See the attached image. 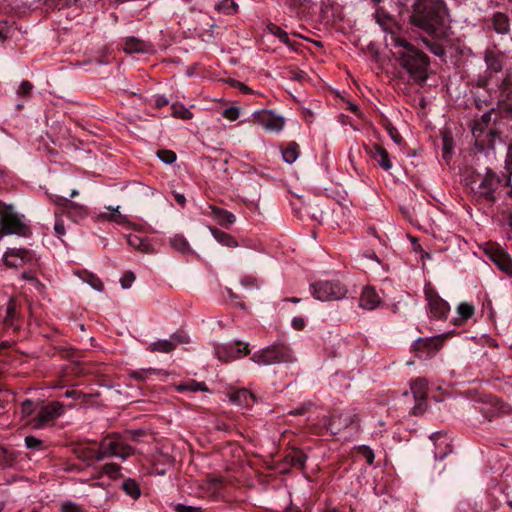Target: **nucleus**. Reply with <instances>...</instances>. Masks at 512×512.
I'll return each instance as SVG.
<instances>
[{
  "instance_id": "obj_35",
  "label": "nucleus",
  "mask_w": 512,
  "mask_h": 512,
  "mask_svg": "<svg viewBox=\"0 0 512 512\" xmlns=\"http://www.w3.org/2000/svg\"><path fill=\"white\" fill-rule=\"evenodd\" d=\"M17 308H18V306H17L15 299L11 298L6 307V315L4 318L5 325H9V326L14 325L15 320H17L19 317Z\"/></svg>"
},
{
  "instance_id": "obj_3",
  "label": "nucleus",
  "mask_w": 512,
  "mask_h": 512,
  "mask_svg": "<svg viewBox=\"0 0 512 512\" xmlns=\"http://www.w3.org/2000/svg\"><path fill=\"white\" fill-rule=\"evenodd\" d=\"M466 185L477 201H496V192L501 185V179L492 169H487L484 175L472 173L466 178Z\"/></svg>"
},
{
  "instance_id": "obj_34",
  "label": "nucleus",
  "mask_w": 512,
  "mask_h": 512,
  "mask_svg": "<svg viewBox=\"0 0 512 512\" xmlns=\"http://www.w3.org/2000/svg\"><path fill=\"white\" fill-rule=\"evenodd\" d=\"M457 313H458L460 319H456L454 321V324L461 325L464 321L468 320L469 318H471L473 316L474 306L467 302H463V303L459 304V306L457 307Z\"/></svg>"
},
{
  "instance_id": "obj_31",
  "label": "nucleus",
  "mask_w": 512,
  "mask_h": 512,
  "mask_svg": "<svg viewBox=\"0 0 512 512\" xmlns=\"http://www.w3.org/2000/svg\"><path fill=\"white\" fill-rule=\"evenodd\" d=\"M108 210H110V212H105V213H100L98 218L100 220H108V221H113V222H116L118 224H126L128 223V220L126 218V216L122 215L119 211V206L115 207V208H112V207H108Z\"/></svg>"
},
{
  "instance_id": "obj_48",
  "label": "nucleus",
  "mask_w": 512,
  "mask_h": 512,
  "mask_svg": "<svg viewBox=\"0 0 512 512\" xmlns=\"http://www.w3.org/2000/svg\"><path fill=\"white\" fill-rule=\"evenodd\" d=\"M358 452L365 458L367 464H373L375 456L373 450L370 447L365 445L359 446Z\"/></svg>"
},
{
  "instance_id": "obj_37",
  "label": "nucleus",
  "mask_w": 512,
  "mask_h": 512,
  "mask_svg": "<svg viewBox=\"0 0 512 512\" xmlns=\"http://www.w3.org/2000/svg\"><path fill=\"white\" fill-rule=\"evenodd\" d=\"M268 30L271 34L276 36L281 42L286 44L287 46L291 47L292 44L290 42L289 36L286 31H284L282 28L278 27L275 24L268 25Z\"/></svg>"
},
{
  "instance_id": "obj_32",
  "label": "nucleus",
  "mask_w": 512,
  "mask_h": 512,
  "mask_svg": "<svg viewBox=\"0 0 512 512\" xmlns=\"http://www.w3.org/2000/svg\"><path fill=\"white\" fill-rule=\"evenodd\" d=\"M210 231L217 242L227 247H237V241L228 233L217 228H210Z\"/></svg>"
},
{
  "instance_id": "obj_2",
  "label": "nucleus",
  "mask_w": 512,
  "mask_h": 512,
  "mask_svg": "<svg viewBox=\"0 0 512 512\" xmlns=\"http://www.w3.org/2000/svg\"><path fill=\"white\" fill-rule=\"evenodd\" d=\"M447 10L442 0H416L411 22L414 26L441 37L447 27Z\"/></svg>"
},
{
  "instance_id": "obj_41",
  "label": "nucleus",
  "mask_w": 512,
  "mask_h": 512,
  "mask_svg": "<svg viewBox=\"0 0 512 512\" xmlns=\"http://www.w3.org/2000/svg\"><path fill=\"white\" fill-rule=\"evenodd\" d=\"M38 406L35 405L31 400L26 399L21 404V415L23 418L31 416L34 412H37Z\"/></svg>"
},
{
  "instance_id": "obj_18",
  "label": "nucleus",
  "mask_w": 512,
  "mask_h": 512,
  "mask_svg": "<svg viewBox=\"0 0 512 512\" xmlns=\"http://www.w3.org/2000/svg\"><path fill=\"white\" fill-rule=\"evenodd\" d=\"M489 257L501 271L512 276V258L508 253L496 248L489 252Z\"/></svg>"
},
{
  "instance_id": "obj_1",
  "label": "nucleus",
  "mask_w": 512,
  "mask_h": 512,
  "mask_svg": "<svg viewBox=\"0 0 512 512\" xmlns=\"http://www.w3.org/2000/svg\"><path fill=\"white\" fill-rule=\"evenodd\" d=\"M391 45L394 48L393 55L399 65L417 83H423L428 78V56L398 35H391Z\"/></svg>"
},
{
  "instance_id": "obj_25",
  "label": "nucleus",
  "mask_w": 512,
  "mask_h": 512,
  "mask_svg": "<svg viewBox=\"0 0 512 512\" xmlns=\"http://www.w3.org/2000/svg\"><path fill=\"white\" fill-rule=\"evenodd\" d=\"M210 208L212 210L213 217L219 225L228 228L235 222V216L231 212L214 206H211Z\"/></svg>"
},
{
  "instance_id": "obj_28",
  "label": "nucleus",
  "mask_w": 512,
  "mask_h": 512,
  "mask_svg": "<svg viewBox=\"0 0 512 512\" xmlns=\"http://www.w3.org/2000/svg\"><path fill=\"white\" fill-rule=\"evenodd\" d=\"M127 243L131 248L142 253H150L152 251L151 245L147 242V240L135 234H129L127 236Z\"/></svg>"
},
{
  "instance_id": "obj_63",
  "label": "nucleus",
  "mask_w": 512,
  "mask_h": 512,
  "mask_svg": "<svg viewBox=\"0 0 512 512\" xmlns=\"http://www.w3.org/2000/svg\"><path fill=\"white\" fill-rule=\"evenodd\" d=\"M64 395L67 398L77 399L80 396V393L76 390H67Z\"/></svg>"
},
{
  "instance_id": "obj_17",
  "label": "nucleus",
  "mask_w": 512,
  "mask_h": 512,
  "mask_svg": "<svg viewBox=\"0 0 512 512\" xmlns=\"http://www.w3.org/2000/svg\"><path fill=\"white\" fill-rule=\"evenodd\" d=\"M365 149L370 157L373 158L382 169L388 171L392 168V162L389 154L381 145L374 144L371 147H366Z\"/></svg>"
},
{
  "instance_id": "obj_30",
  "label": "nucleus",
  "mask_w": 512,
  "mask_h": 512,
  "mask_svg": "<svg viewBox=\"0 0 512 512\" xmlns=\"http://www.w3.org/2000/svg\"><path fill=\"white\" fill-rule=\"evenodd\" d=\"M410 389L414 399L427 397V381L423 378L411 381Z\"/></svg>"
},
{
  "instance_id": "obj_56",
  "label": "nucleus",
  "mask_w": 512,
  "mask_h": 512,
  "mask_svg": "<svg viewBox=\"0 0 512 512\" xmlns=\"http://www.w3.org/2000/svg\"><path fill=\"white\" fill-rule=\"evenodd\" d=\"M61 512H82V510L72 502H65L61 506Z\"/></svg>"
},
{
  "instance_id": "obj_50",
  "label": "nucleus",
  "mask_w": 512,
  "mask_h": 512,
  "mask_svg": "<svg viewBox=\"0 0 512 512\" xmlns=\"http://www.w3.org/2000/svg\"><path fill=\"white\" fill-rule=\"evenodd\" d=\"M427 402L426 397L415 399V405L413 407V414L420 415L426 411Z\"/></svg>"
},
{
  "instance_id": "obj_8",
  "label": "nucleus",
  "mask_w": 512,
  "mask_h": 512,
  "mask_svg": "<svg viewBox=\"0 0 512 512\" xmlns=\"http://www.w3.org/2000/svg\"><path fill=\"white\" fill-rule=\"evenodd\" d=\"M484 61L487 67L486 72L476 81L477 87L481 88L488 86L492 74L502 71L504 66V53L495 49H486L484 52Z\"/></svg>"
},
{
  "instance_id": "obj_44",
  "label": "nucleus",
  "mask_w": 512,
  "mask_h": 512,
  "mask_svg": "<svg viewBox=\"0 0 512 512\" xmlns=\"http://www.w3.org/2000/svg\"><path fill=\"white\" fill-rule=\"evenodd\" d=\"M102 472L110 478L116 479L120 476V466L115 463H108L103 466Z\"/></svg>"
},
{
  "instance_id": "obj_38",
  "label": "nucleus",
  "mask_w": 512,
  "mask_h": 512,
  "mask_svg": "<svg viewBox=\"0 0 512 512\" xmlns=\"http://www.w3.org/2000/svg\"><path fill=\"white\" fill-rule=\"evenodd\" d=\"M123 490L130 495L132 498L136 499L140 495V489L136 481L132 479H127L122 484Z\"/></svg>"
},
{
  "instance_id": "obj_7",
  "label": "nucleus",
  "mask_w": 512,
  "mask_h": 512,
  "mask_svg": "<svg viewBox=\"0 0 512 512\" xmlns=\"http://www.w3.org/2000/svg\"><path fill=\"white\" fill-rule=\"evenodd\" d=\"M64 413V406L59 401H52L39 406L36 416L29 421L35 429H42L52 424Z\"/></svg>"
},
{
  "instance_id": "obj_39",
  "label": "nucleus",
  "mask_w": 512,
  "mask_h": 512,
  "mask_svg": "<svg viewBox=\"0 0 512 512\" xmlns=\"http://www.w3.org/2000/svg\"><path fill=\"white\" fill-rule=\"evenodd\" d=\"M157 373L158 372L156 369L149 368V369H140V370L131 371L129 373V376L137 381H145V380L149 379L151 375H154Z\"/></svg>"
},
{
  "instance_id": "obj_6",
  "label": "nucleus",
  "mask_w": 512,
  "mask_h": 512,
  "mask_svg": "<svg viewBox=\"0 0 512 512\" xmlns=\"http://www.w3.org/2000/svg\"><path fill=\"white\" fill-rule=\"evenodd\" d=\"M133 452V448L126 445L119 436L111 435L105 437L100 442L99 449L94 452V458L97 461L110 456L126 459L128 456L132 455Z\"/></svg>"
},
{
  "instance_id": "obj_20",
  "label": "nucleus",
  "mask_w": 512,
  "mask_h": 512,
  "mask_svg": "<svg viewBox=\"0 0 512 512\" xmlns=\"http://www.w3.org/2000/svg\"><path fill=\"white\" fill-rule=\"evenodd\" d=\"M491 23L494 31L501 35L510 33V19L509 16L502 12H496L491 18Z\"/></svg>"
},
{
  "instance_id": "obj_61",
  "label": "nucleus",
  "mask_w": 512,
  "mask_h": 512,
  "mask_svg": "<svg viewBox=\"0 0 512 512\" xmlns=\"http://www.w3.org/2000/svg\"><path fill=\"white\" fill-rule=\"evenodd\" d=\"M306 77V73L303 71H293L291 72V79L302 81Z\"/></svg>"
},
{
  "instance_id": "obj_23",
  "label": "nucleus",
  "mask_w": 512,
  "mask_h": 512,
  "mask_svg": "<svg viewBox=\"0 0 512 512\" xmlns=\"http://www.w3.org/2000/svg\"><path fill=\"white\" fill-rule=\"evenodd\" d=\"M126 53H147L150 50V45L137 38H127L123 47Z\"/></svg>"
},
{
  "instance_id": "obj_64",
  "label": "nucleus",
  "mask_w": 512,
  "mask_h": 512,
  "mask_svg": "<svg viewBox=\"0 0 512 512\" xmlns=\"http://www.w3.org/2000/svg\"><path fill=\"white\" fill-rule=\"evenodd\" d=\"M174 196H175V200L177 201V203L180 204L181 206H184V204L186 202L185 196L183 194H179V193H176Z\"/></svg>"
},
{
  "instance_id": "obj_58",
  "label": "nucleus",
  "mask_w": 512,
  "mask_h": 512,
  "mask_svg": "<svg viewBox=\"0 0 512 512\" xmlns=\"http://www.w3.org/2000/svg\"><path fill=\"white\" fill-rule=\"evenodd\" d=\"M505 168L512 175V144H510L508 148L505 160Z\"/></svg>"
},
{
  "instance_id": "obj_49",
  "label": "nucleus",
  "mask_w": 512,
  "mask_h": 512,
  "mask_svg": "<svg viewBox=\"0 0 512 512\" xmlns=\"http://www.w3.org/2000/svg\"><path fill=\"white\" fill-rule=\"evenodd\" d=\"M157 155L166 164H172L176 160V154L171 150H159Z\"/></svg>"
},
{
  "instance_id": "obj_4",
  "label": "nucleus",
  "mask_w": 512,
  "mask_h": 512,
  "mask_svg": "<svg viewBox=\"0 0 512 512\" xmlns=\"http://www.w3.org/2000/svg\"><path fill=\"white\" fill-rule=\"evenodd\" d=\"M251 360L258 365L289 364L296 361L291 347L284 342H277L256 351Z\"/></svg>"
},
{
  "instance_id": "obj_13",
  "label": "nucleus",
  "mask_w": 512,
  "mask_h": 512,
  "mask_svg": "<svg viewBox=\"0 0 512 512\" xmlns=\"http://www.w3.org/2000/svg\"><path fill=\"white\" fill-rule=\"evenodd\" d=\"M254 120L257 124L264 129L272 132L282 130L284 126V119L281 116L275 115L271 111H257L254 113Z\"/></svg>"
},
{
  "instance_id": "obj_62",
  "label": "nucleus",
  "mask_w": 512,
  "mask_h": 512,
  "mask_svg": "<svg viewBox=\"0 0 512 512\" xmlns=\"http://www.w3.org/2000/svg\"><path fill=\"white\" fill-rule=\"evenodd\" d=\"M497 136V133L495 131H493L492 129H489V132L486 134V137L489 138L488 140V145L491 146L492 148L494 147L492 141L493 139Z\"/></svg>"
},
{
  "instance_id": "obj_11",
  "label": "nucleus",
  "mask_w": 512,
  "mask_h": 512,
  "mask_svg": "<svg viewBox=\"0 0 512 512\" xmlns=\"http://www.w3.org/2000/svg\"><path fill=\"white\" fill-rule=\"evenodd\" d=\"M189 341L190 338L186 333L176 332L172 334L169 339H162L150 343L147 350L150 352L170 353L175 350L179 344H187Z\"/></svg>"
},
{
  "instance_id": "obj_5",
  "label": "nucleus",
  "mask_w": 512,
  "mask_h": 512,
  "mask_svg": "<svg viewBox=\"0 0 512 512\" xmlns=\"http://www.w3.org/2000/svg\"><path fill=\"white\" fill-rule=\"evenodd\" d=\"M28 227L22 217L18 215L11 205L0 201V239L4 234H17L25 236Z\"/></svg>"
},
{
  "instance_id": "obj_52",
  "label": "nucleus",
  "mask_w": 512,
  "mask_h": 512,
  "mask_svg": "<svg viewBox=\"0 0 512 512\" xmlns=\"http://www.w3.org/2000/svg\"><path fill=\"white\" fill-rule=\"evenodd\" d=\"M239 108L228 107L222 112V116L228 120L234 121L239 117Z\"/></svg>"
},
{
  "instance_id": "obj_47",
  "label": "nucleus",
  "mask_w": 512,
  "mask_h": 512,
  "mask_svg": "<svg viewBox=\"0 0 512 512\" xmlns=\"http://www.w3.org/2000/svg\"><path fill=\"white\" fill-rule=\"evenodd\" d=\"M173 115L181 119H191L193 114L184 106L173 105Z\"/></svg>"
},
{
  "instance_id": "obj_43",
  "label": "nucleus",
  "mask_w": 512,
  "mask_h": 512,
  "mask_svg": "<svg viewBox=\"0 0 512 512\" xmlns=\"http://www.w3.org/2000/svg\"><path fill=\"white\" fill-rule=\"evenodd\" d=\"M423 42L434 55L441 57L445 54V50L441 44L427 39H423Z\"/></svg>"
},
{
  "instance_id": "obj_33",
  "label": "nucleus",
  "mask_w": 512,
  "mask_h": 512,
  "mask_svg": "<svg viewBox=\"0 0 512 512\" xmlns=\"http://www.w3.org/2000/svg\"><path fill=\"white\" fill-rule=\"evenodd\" d=\"M282 157L286 163H294L299 157V145L296 142H289L282 150Z\"/></svg>"
},
{
  "instance_id": "obj_40",
  "label": "nucleus",
  "mask_w": 512,
  "mask_h": 512,
  "mask_svg": "<svg viewBox=\"0 0 512 512\" xmlns=\"http://www.w3.org/2000/svg\"><path fill=\"white\" fill-rule=\"evenodd\" d=\"M14 454L7 448L0 446V466L10 467L14 463Z\"/></svg>"
},
{
  "instance_id": "obj_26",
  "label": "nucleus",
  "mask_w": 512,
  "mask_h": 512,
  "mask_svg": "<svg viewBox=\"0 0 512 512\" xmlns=\"http://www.w3.org/2000/svg\"><path fill=\"white\" fill-rule=\"evenodd\" d=\"M230 400L239 406L248 407L255 401V397L247 389H240L230 395Z\"/></svg>"
},
{
  "instance_id": "obj_16",
  "label": "nucleus",
  "mask_w": 512,
  "mask_h": 512,
  "mask_svg": "<svg viewBox=\"0 0 512 512\" xmlns=\"http://www.w3.org/2000/svg\"><path fill=\"white\" fill-rule=\"evenodd\" d=\"M431 440L434 441L435 445V458L436 459H444L449 453L452 452V444L449 437L442 433L437 432L433 434L431 437Z\"/></svg>"
},
{
  "instance_id": "obj_29",
  "label": "nucleus",
  "mask_w": 512,
  "mask_h": 512,
  "mask_svg": "<svg viewBox=\"0 0 512 512\" xmlns=\"http://www.w3.org/2000/svg\"><path fill=\"white\" fill-rule=\"evenodd\" d=\"M170 246L179 253L191 252L190 245L183 235L176 234L169 239Z\"/></svg>"
},
{
  "instance_id": "obj_36",
  "label": "nucleus",
  "mask_w": 512,
  "mask_h": 512,
  "mask_svg": "<svg viewBox=\"0 0 512 512\" xmlns=\"http://www.w3.org/2000/svg\"><path fill=\"white\" fill-rule=\"evenodd\" d=\"M83 281L88 283L93 289L98 292H102L104 290V284L100 278L95 276L94 274L83 272V275H79Z\"/></svg>"
},
{
  "instance_id": "obj_54",
  "label": "nucleus",
  "mask_w": 512,
  "mask_h": 512,
  "mask_svg": "<svg viewBox=\"0 0 512 512\" xmlns=\"http://www.w3.org/2000/svg\"><path fill=\"white\" fill-rule=\"evenodd\" d=\"M386 130L389 134V136L391 137V139L396 143V144H401L402 143V137L400 135V133L398 132V130L392 126L391 124H388L386 126Z\"/></svg>"
},
{
  "instance_id": "obj_59",
  "label": "nucleus",
  "mask_w": 512,
  "mask_h": 512,
  "mask_svg": "<svg viewBox=\"0 0 512 512\" xmlns=\"http://www.w3.org/2000/svg\"><path fill=\"white\" fill-rule=\"evenodd\" d=\"M22 278L31 281L37 288L42 287L41 282L36 277H34L31 273L23 272Z\"/></svg>"
},
{
  "instance_id": "obj_57",
  "label": "nucleus",
  "mask_w": 512,
  "mask_h": 512,
  "mask_svg": "<svg viewBox=\"0 0 512 512\" xmlns=\"http://www.w3.org/2000/svg\"><path fill=\"white\" fill-rule=\"evenodd\" d=\"M54 231L58 238H61L65 234L64 222L61 219L55 221Z\"/></svg>"
},
{
  "instance_id": "obj_60",
  "label": "nucleus",
  "mask_w": 512,
  "mask_h": 512,
  "mask_svg": "<svg viewBox=\"0 0 512 512\" xmlns=\"http://www.w3.org/2000/svg\"><path fill=\"white\" fill-rule=\"evenodd\" d=\"M292 326L297 330H302L305 326V321L301 317H295L292 320Z\"/></svg>"
},
{
  "instance_id": "obj_22",
  "label": "nucleus",
  "mask_w": 512,
  "mask_h": 512,
  "mask_svg": "<svg viewBox=\"0 0 512 512\" xmlns=\"http://www.w3.org/2000/svg\"><path fill=\"white\" fill-rule=\"evenodd\" d=\"M491 118H492V113L486 112L481 116V118L479 120L475 121V123L472 127V133L477 142L478 141H481L483 143L485 142L482 139V136L485 133V131L488 129V126L491 122Z\"/></svg>"
},
{
  "instance_id": "obj_21",
  "label": "nucleus",
  "mask_w": 512,
  "mask_h": 512,
  "mask_svg": "<svg viewBox=\"0 0 512 512\" xmlns=\"http://www.w3.org/2000/svg\"><path fill=\"white\" fill-rule=\"evenodd\" d=\"M498 101L505 103L512 100V72H507L498 85Z\"/></svg>"
},
{
  "instance_id": "obj_42",
  "label": "nucleus",
  "mask_w": 512,
  "mask_h": 512,
  "mask_svg": "<svg viewBox=\"0 0 512 512\" xmlns=\"http://www.w3.org/2000/svg\"><path fill=\"white\" fill-rule=\"evenodd\" d=\"M237 8L238 5L233 0H223L217 5V9L225 14L234 13L236 12Z\"/></svg>"
},
{
  "instance_id": "obj_55",
  "label": "nucleus",
  "mask_w": 512,
  "mask_h": 512,
  "mask_svg": "<svg viewBox=\"0 0 512 512\" xmlns=\"http://www.w3.org/2000/svg\"><path fill=\"white\" fill-rule=\"evenodd\" d=\"M176 512H202L200 507L177 504L174 508Z\"/></svg>"
},
{
  "instance_id": "obj_14",
  "label": "nucleus",
  "mask_w": 512,
  "mask_h": 512,
  "mask_svg": "<svg viewBox=\"0 0 512 512\" xmlns=\"http://www.w3.org/2000/svg\"><path fill=\"white\" fill-rule=\"evenodd\" d=\"M442 340L439 337L418 338L414 344L413 349L419 358L429 357L439 351Z\"/></svg>"
},
{
  "instance_id": "obj_9",
  "label": "nucleus",
  "mask_w": 512,
  "mask_h": 512,
  "mask_svg": "<svg viewBox=\"0 0 512 512\" xmlns=\"http://www.w3.org/2000/svg\"><path fill=\"white\" fill-rule=\"evenodd\" d=\"M311 288L315 298L321 301L340 300L347 293L340 282L321 281L313 284Z\"/></svg>"
},
{
  "instance_id": "obj_15",
  "label": "nucleus",
  "mask_w": 512,
  "mask_h": 512,
  "mask_svg": "<svg viewBox=\"0 0 512 512\" xmlns=\"http://www.w3.org/2000/svg\"><path fill=\"white\" fill-rule=\"evenodd\" d=\"M3 260L8 267H19L34 261L33 254L25 249H8L3 256Z\"/></svg>"
},
{
  "instance_id": "obj_24",
  "label": "nucleus",
  "mask_w": 512,
  "mask_h": 512,
  "mask_svg": "<svg viewBox=\"0 0 512 512\" xmlns=\"http://www.w3.org/2000/svg\"><path fill=\"white\" fill-rule=\"evenodd\" d=\"M306 460H307L306 454L299 449L292 450L284 458V461L286 464H288L294 468H298V469L304 468Z\"/></svg>"
},
{
  "instance_id": "obj_46",
  "label": "nucleus",
  "mask_w": 512,
  "mask_h": 512,
  "mask_svg": "<svg viewBox=\"0 0 512 512\" xmlns=\"http://www.w3.org/2000/svg\"><path fill=\"white\" fill-rule=\"evenodd\" d=\"M25 446L28 449L39 451L43 449V442L37 437L30 435L25 438Z\"/></svg>"
},
{
  "instance_id": "obj_10",
  "label": "nucleus",
  "mask_w": 512,
  "mask_h": 512,
  "mask_svg": "<svg viewBox=\"0 0 512 512\" xmlns=\"http://www.w3.org/2000/svg\"><path fill=\"white\" fill-rule=\"evenodd\" d=\"M250 353L248 343L237 341L215 347V356L222 362H229Z\"/></svg>"
},
{
  "instance_id": "obj_19",
  "label": "nucleus",
  "mask_w": 512,
  "mask_h": 512,
  "mask_svg": "<svg viewBox=\"0 0 512 512\" xmlns=\"http://www.w3.org/2000/svg\"><path fill=\"white\" fill-rule=\"evenodd\" d=\"M380 304L381 299L374 288L366 287L363 289L359 300L360 307L367 310H373L377 308Z\"/></svg>"
},
{
  "instance_id": "obj_53",
  "label": "nucleus",
  "mask_w": 512,
  "mask_h": 512,
  "mask_svg": "<svg viewBox=\"0 0 512 512\" xmlns=\"http://www.w3.org/2000/svg\"><path fill=\"white\" fill-rule=\"evenodd\" d=\"M135 280V275L133 272H126L120 279L121 286L124 289H128L131 287L132 283Z\"/></svg>"
},
{
  "instance_id": "obj_51",
  "label": "nucleus",
  "mask_w": 512,
  "mask_h": 512,
  "mask_svg": "<svg viewBox=\"0 0 512 512\" xmlns=\"http://www.w3.org/2000/svg\"><path fill=\"white\" fill-rule=\"evenodd\" d=\"M33 89V85L31 82L24 80L21 82L19 89L17 91L18 95L28 97Z\"/></svg>"
},
{
  "instance_id": "obj_12",
  "label": "nucleus",
  "mask_w": 512,
  "mask_h": 512,
  "mask_svg": "<svg viewBox=\"0 0 512 512\" xmlns=\"http://www.w3.org/2000/svg\"><path fill=\"white\" fill-rule=\"evenodd\" d=\"M425 296L431 317L445 319L450 310L448 303L432 289H426Z\"/></svg>"
},
{
  "instance_id": "obj_27",
  "label": "nucleus",
  "mask_w": 512,
  "mask_h": 512,
  "mask_svg": "<svg viewBox=\"0 0 512 512\" xmlns=\"http://www.w3.org/2000/svg\"><path fill=\"white\" fill-rule=\"evenodd\" d=\"M352 422L353 419L348 415H333L329 423V429L333 434H337L343 427H347Z\"/></svg>"
},
{
  "instance_id": "obj_45",
  "label": "nucleus",
  "mask_w": 512,
  "mask_h": 512,
  "mask_svg": "<svg viewBox=\"0 0 512 512\" xmlns=\"http://www.w3.org/2000/svg\"><path fill=\"white\" fill-rule=\"evenodd\" d=\"M179 390H189V391H192V392H196V391H208V388L207 386L205 385V383H199V382H196V381H190L189 383L187 384H184V385H180L179 386Z\"/></svg>"
}]
</instances>
